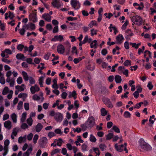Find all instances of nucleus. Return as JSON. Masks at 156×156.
<instances>
[{
  "mask_svg": "<svg viewBox=\"0 0 156 156\" xmlns=\"http://www.w3.org/2000/svg\"><path fill=\"white\" fill-rule=\"evenodd\" d=\"M80 126L82 128V129H83L84 130H86V128H90V127H87V124L86 123V122L85 124H81L80 125Z\"/></svg>",
  "mask_w": 156,
  "mask_h": 156,
  "instance_id": "nucleus-37",
  "label": "nucleus"
},
{
  "mask_svg": "<svg viewBox=\"0 0 156 156\" xmlns=\"http://www.w3.org/2000/svg\"><path fill=\"white\" fill-rule=\"evenodd\" d=\"M30 29L31 30H34L35 29L36 27L35 25L34 24L32 23H30Z\"/></svg>",
  "mask_w": 156,
  "mask_h": 156,
  "instance_id": "nucleus-42",
  "label": "nucleus"
},
{
  "mask_svg": "<svg viewBox=\"0 0 156 156\" xmlns=\"http://www.w3.org/2000/svg\"><path fill=\"white\" fill-rule=\"evenodd\" d=\"M43 126L41 123H38L35 127L36 131L37 132H39L42 129Z\"/></svg>",
  "mask_w": 156,
  "mask_h": 156,
  "instance_id": "nucleus-15",
  "label": "nucleus"
},
{
  "mask_svg": "<svg viewBox=\"0 0 156 156\" xmlns=\"http://www.w3.org/2000/svg\"><path fill=\"white\" fill-rule=\"evenodd\" d=\"M29 19L30 20L32 21L33 23L36 22L37 21L36 13H33L30 14L29 15Z\"/></svg>",
  "mask_w": 156,
  "mask_h": 156,
  "instance_id": "nucleus-7",
  "label": "nucleus"
},
{
  "mask_svg": "<svg viewBox=\"0 0 156 156\" xmlns=\"http://www.w3.org/2000/svg\"><path fill=\"white\" fill-rule=\"evenodd\" d=\"M39 136L37 134H35L34 135L33 138V142L34 144L37 143V140Z\"/></svg>",
  "mask_w": 156,
  "mask_h": 156,
  "instance_id": "nucleus-40",
  "label": "nucleus"
},
{
  "mask_svg": "<svg viewBox=\"0 0 156 156\" xmlns=\"http://www.w3.org/2000/svg\"><path fill=\"white\" fill-rule=\"evenodd\" d=\"M101 115L102 116H105L107 114V111L104 108H102L101 110Z\"/></svg>",
  "mask_w": 156,
  "mask_h": 156,
  "instance_id": "nucleus-26",
  "label": "nucleus"
},
{
  "mask_svg": "<svg viewBox=\"0 0 156 156\" xmlns=\"http://www.w3.org/2000/svg\"><path fill=\"white\" fill-rule=\"evenodd\" d=\"M31 92L32 94H34L36 92H37L34 86H32L30 88Z\"/></svg>",
  "mask_w": 156,
  "mask_h": 156,
  "instance_id": "nucleus-49",
  "label": "nucleus"
},
{
  "mask_svg": "<svg viewBox=\"0 0 156 156\" xmlns=\"http://www.w3.org/2000/svg\"><path fill=\"white\" fill-rule=\"evenodd\" d=\"M81 60L80 57L75 58L73 60L74 62L76 64H77Z\"/></svg>",
  "mask_w": 156,
  "mask_h": 156,
  "instance_id": "nucleus-47",
  "label": "nucleus"
},
{
  "mask_svg": "<svg viewBox=\"0 0 156 156\" xmlns=\"http://www.w3.org/2000/svg\"><path fill=\"white\" fill-rule=\"evenodd\" d=\"M60 1V0H53L51 4L54 7L58 9L61 6Z\"/></svg>",
  "mask_w": 156,
  "mask_h": 156,
  "instance_id": "nucleus-8",
  "label": "nucleus"
},
{
  "mask_svg": "<svg viewBox=\"0 0 156 156\" xmlns=\"http://www.w3.org/2000/svg\"><path fill=\"white\" fill-rule=\"evenodd\" d=\"M28 127V126L26 123H24L23 122L22 123L21 126V129H23L27 128Z\"/></svg>",
  "mask_w": 156,
  "mask_h": 156,
  "instance_id": "nucleus-44",
  "label": "nucleus"
},
{
  "mask_svg": "<svg viewBox=\"0 0 156 156\" xmlns=\"http://www.w3.org/2000/svg\"><path fill=\"white\" fill-rule=\"evenodd\" d=\"M0 83L2 84H4L5 83V80L4 77H1L0 79Z\"/></svg>",
  "mask_w": 156,
  "mask_h": 156,
  "instance_id": "nucleus-63",
  "label": "nucleus"
},
{
  "mask_svg": "<svg viewBox=\"0 0 156 156\" xmlns=\"http://www.w3.org/2000/svg\"><path fill=\"white\" fill-rule=\"evenodd\" d=\"M33 119L31 117H30L27 120V122L29 126H31L33 124Z\"/></svg>",
  "mask_w": 156,
  "mask_h": 156,
  "instance_id": "nucleus-30",
  "label": "nucleus"
},
{
  "mask_svg": "<svg viewBox=\"0 0 156 156\" xmlns=\"http://www.w3.org/2000/svg\"><path fill=\"white\" fill-rule=\"evenodd\" d=\"M57 50L58 53L63 54L65 51V48L63 45L59 44L57 46Z\"/></svg>",
  "mask_w": 156,
  "mask_h": 156,
  "instance_id": "nucleus-9",
  "label": "nucleus"
},
{
  "mask_svg": "<svg viewBox=\"0 0 156 156\" xmlns=\"http://www.w3.org/2000/svg\"><path fill=\"white\" fill-rule=\"evenodd\" d=\"M9 92V88L7 87H5L2 92V94L3 95H6Z\"/></svg>",
  "mask_w": 156,
  "mask_h": 156,
  "instance_id": "nucleus-34",
  "label": "nucleus"
},
{
  "mask_svg": "<svg viewBox=\"0 0 156 156\" xmlns=\"http://www.w3.org/2000/svg\"><path fill=\"white\" fill-rule=\"evenodd\" d=\"M48 136L50 138L55 136V134L53 132H50L48 134Z\"/></svg>",
  "mask_w": 156,
  "mask_h": 156,
  "instance_id": "nucleus-55",
  "label": "nucleus"
},
{
  "mask_svg": "<svg viewBox=\"0 0 156 156\" xmlns=\"http://www.w3.org/2000/svg\"><path fill=\"white\" fill-rule=\"evenodd\" d=\"M101 93L104 95L105 94L108 92V90L106 89L105 87L104 86H102L101 87Z\"/></svg>",
  "mask_w": 156,
  "mask_h": 156,
  "instance_id": "nucleus-23",
  "label": "nucleus"
},
{
  "mask_svg": "<svg viewBox=\"0 0 156 156\" xmlns=\"http://www.w3.org/2000/svg\"><path fill=\"white\" fill-rule=\"evenodd\" d=\"M131 20L135 24L137 25H140L143 23L142 18L138 15L133 16Z\"/></svg>",
  "mask_w": 156,
  "mask_h": 156,
  "instance_id": "nucleus-2",
  "label": "nucleus"
},
{
  "mask_svg": "<svg viewBox=\"0 0 156 156\" xmlns=\"http://www.w3.org/2000/svg\"><path fill=\"white\" fill-rule=\"evenodd\" d=\"M66 43V54L67 55H69V52L70 51L71 45L69 43L68 41H67Z\"/></svg>",
  "mask_w": 156,
  "mask_h": 156,
  "instance_id": "nucleus-16",
  "label": "nucleus"
},
{
  "mask_svg": "<svg viewBox=\"0 0 156 156\" xmlns=\"http://www.w3.org/2000/svg\"><path fill=\"white\" fill-rule=\"evenodd\" d=\"M58 26H55L53 30V33H55L58 32Z\"/></svg>",
  "mask_w": 156,
  "mask_h": 156,
  "instance_id": "nucleus-54",
  "label": "nucleus"
},
{
  "mask_svg": "<svg viewBox=\"0 0 156 156\" xmlns=\"http://www.w3.org/2000/svg\"><path fill=\"white\" fill-rule=\"evenodd\" d=\"M156 120V118H155V116L154 115H153L152 116H151L149 119V121L151 123L153 124L154 122V121Z\"/></svg>",
  "mask_w": 156,
  "mask_h": 156,
  "instance_id": "nucleus-33",
  "label": "nucleus"
},
{
  "mask_svg": "<svg viewBox=\"0 0 156 156\" xmlns=\"http://www.w3.org/2000/svg\"><path fill=\"white\" fill-rule=\"evenodd\" d=\"M42 17L46 21L48 22H50L51 20V17L49 16L48 13H44L42 16Z\"/></svg>",
  "mask_w": 156,
  "mask_h": 156,
  "instance_id": "nucleus-13",
  "label": "nucleus"
},
{
  "mask_svg": "<svg viewBox=\"0 0 156 156\" xmlns=\"http://www.w3.org/2000/svg\"><path fill=\"white\" fill-rule=\"evenodd\" d=\"M24 26H23V28L20 29V33L21 35H23L25 32V28H24Z\"/></svg>",
  "mask_w": 156,
  "mask_h": 156,
  "instance_id": "nucleus-52",
  "label": "nucleus"
},
{
  "mask_svg": "<svg viewBox=\"0 0 156 156\" xmlns=\"http://www.w3.org/2000/svg\"><path fill=\"white\" fill-rule=\"evenodd\" d=\"M33 137V134L32 133H30L27 136V138L28 140H32Z\"/></svg>",
  "mask_w": 156,
  "mask_h": 156,
  "instance_id": "nucleus-62",
  "label": "nucleus"
},
{
  "mask_svg": "<svg viewBox=\"0 0 156 156\" xmlns=\"http://www.w3.org/2000/svg\"><path fill=\"white\" fill-rule=\"evenodd\" d=\"M128 24V20H126L125 23L123 24L122 27V30H125Z\"/></svg>",
  "mask_w": 156,
  "mask_h": 156,
  "instance_id": "nucleus-39",
  "label": "nucleus"
},
{
  "mask_svg": "<svg viewBox=\"0 0 156 156\" xmlns=\"http://www.w3.org/2000/svg\"><path fill=\"white\" fill-rule=\"evenodd\" d=\"M101 54L103 55H105L108 53V51L106 49H103L101 51Z\"/></svg>",
  "mask_w": 156,
  "mask_h": 156,
  "instance_id": "nucleus-58",
  "label": "nucleus"
},
{
  "mask_svg": "<svg viewBox=\"0 0 156 156\" xmlns=\"http://www.w3.org/2000/svg\"><path fill=\"white\" fill-rule=\"evenodd\" d=\"M77 95V94L76 92V91L75 90H73L72 93L71 94H69V98H71L72 97H74L75 96H76Z\"/></svg>",
  "mask_w": 156,
  "mask_h": 156,
  "instance_id": "nucleus-59",
  "label": "nucleus"
},
{
  "mask_svg": "<svg viewBox=\"0 0 156 156\" xmlns=\"http://www.w3.org/2000/svg\"><path fill=\"white\" fill-rule=\"evenodd\" d=\"M94 151L96 155L99 156L100 155V152L99 149L97 147H94L93 148Z\"/></svg>",
  "mask_w": 156,
  "mask_h": 156,
  "instance_id": "nucleus-31",
  "label": "nucleus"
},
{
  "mask_svg": "<svg viewBox=\"0 0 156 156\" xmlns=\"http://www.w3.org/2000/svg\"><path fill=\"white\" fill-rule=\"evenodd\" d=\"M124 38L122 35L121 34L118 35L116 37V40L118 41V43L121 44L122 43L121 41H122Z\"/></svg>",
  "mask_w": 156,
  "mask_h": 156,
  "instance_id": "nucleus-17",
  "label": "nucleus"
},
{
  "mask_svg": "<svg viewBox=\"0 0 156 156\" xmlns=\"http://www.w3.org/2000/svg\"><path fill=\"white\" fill-rule=\"evenodd\" d=\"M17 115L15 113H12L11 115V118L14 123L17 122Z\"/></svg>",
  "mask_w": 156,
  "mask_h": 156,
  "instance_id": "nucleus-25",
  "label": "nucleus"
},
{
  "mask_svg": "<svg viewBox=\"0 0 156 156\" xmlns=\"http://www.w3.org/2000/svg\"><path fill=\"white\" fill-rule=\"evenodd\" d=\"M67 19L69 21H72L77 20V17H73L71 16H69L68 17Z\"/></svg>",
  "mask_w": 156,
  "mask_h": 156,
  "instance_id": "nucleus-51",
  "label": "nucleus"
},
{
  "mask_svg": "<svg viewBox=\"0 0 156 156\" xmlns=\"http://www.w3.org/2000/svg\"><path fill=\"white\" fill-rule=\"evenodd\" d=\"M63 36L62 35H55L54 37L53 38H52L51 39V41H61L63 40Z\"/></svg>",
  "mask_w": 156,
  "mask_h": 156,
  "instance_id": "nucleus-10",
  "label": "nucleus"
},
{
  "mask_svg": "<svg viewBox=\"0 0 156 156\" xmlns=\"http://www.w3.org/2000/svg\"><path fill=\"white\" fill-rule=\"evenodd\" d=\"M125 32L126 33L128 34V35H127V37L132 36L133 35V32L131 31V30L129 29H127Z\"/></svg>",
  "mask_w": 156,
  "mask_h": 156,
  "instance_id": "nucleus-28",
  "label": "nucleus"
},
{
  "mask_svg": "<svg viewBox=\"0 0 156 156\" xmlns=\"http://www.w3.org/2000/svg\"><path fill=\"white\" fill-rule=\"evenodd\" d=\"M20 129L18 127H16L13 129V131L11 134L14 135V136H16L18 132L19 131Z\"/></svg>",
  "mask_w": 156,
  "mask_h": 156,
  "instance_id": "nucleus-20",
  "label": "nucleus"
},
{
  "mask_svg": "<svg viewBox=\"0 0 156 156\" xmlns=\"http://www.w3.org/2000/svg\"><path fill=\"white\" fill-rule=\"evenodd\" d=\"M67 95V94L66 92H64L61 94V97L63 99H65Z\"/></svg>",
  "mask_w": 156,
  "mask_h": 156,
  "instance_id": "nucleus-64",
  "label": "nucleus"
},
{
  "mask_svg": "<svg viewBox=\"0 0 156 156\" xmlns=\"http://www.w3.org/2000/svg\"><path fill=\"white\" fill-rule=\"evenodd\" d=\"M55 132L57 134L62 135L63 132L61 131V129H56L55 130Z\"/></svg>",
  "mask_w": 156,
  "mask_h": 156,
  "instance_id": "nucleus-50",
  "label": "nucleus"
},
{
  "mask_svg": "<svg viewBox=\"0 0 156 156\" xmlns=\"http://www.w3.org/2000/svg\"><path fill=\"white\" fill-rule=\"evenodd\" d=\"M39 83L41 87H43V83L44 80V77L43 76H41L40 77L39 79Z\"/></svg>",
  "mask_w": 156,
  "mask_h": 156,
  "instance_id": "nucleus-32",
  "label": "nucleus"
},
{
  "mask_svg": "<svg viewBox=\"0 0 156 156\" xmlns=\"http://www.w3.org/2000/svg\"><path fill=\"white\" fill-rule=\"evenodd\" d=\"M16 58L18 59H21L23 60V59L25 58V57L23 54L18 53L16 55Z\"/></svg>",
  "mask_w": 156,
  "mask_h": 156,
  "instance_id": "nucleus-19",
  "label": "nucleus"
},
{
  "mask_svg": "<svg viewBox=\"0 0 156 156\" xmlns=\"http://www.w3.org/2000/svg\"><path fill=\"white\" fill-rule=\"evenodd\" d=\"M124 116L126 118H129L131 116V114L129 112L126 111L124 113Z\"/></svg>",
  "mask_w": 156,
  "mask_h": 156,
  "instance_id": "nucleus-43",
  "label": "nucleus"
},
{
  "mask_svg": "<svg viewBox=\"0 0 156 156\" xmlns=\"http://www.w3.org/2000/svg\"><path fill=\"white\" fill-rule=\"evenodd\" d=\"M55 119L57 122H61L63 118V117L62 114L59 112L55 113V115L54 117Z\"/></svg>",
  "mask_w": 156,
  "mask_h": 156,
  "instance_id": "nucleus-6",
  "label": "nucleus"
},
{
  "mask_svg": "<svg viewBox=\"0 0 156 156\" xmlns=\"http://www.w3.org/2000/svg\"><path fill=\"white\" fill-rule=\"evenodd\" d=\"M115 80L116 83H120L122 81V78L120 76L116 75L115 77Z\"/></svg>",
  "mask_w": 156,
  "mask_h": 156,
  "instance_id": "nucleus-18",
  "label": "nucleus"
},
{
  "mask_svg": "<svg viewBox=\"0 0 156 156\" xmlns=\"http://www.w3.org/2000/svg\"><path fill=\"white\" fill-rule=\"evenodd\" d=\"M58 142L56 144V145H57L58 146H61L62 145V143L63 142V141L62 139L61 138H59L58 140Z\"/></svg>",
  "mask_w": 156,
  "mask_h": 156,
  "instance_id": "nucleus-38",
  "label": "nucleus"
},
{
  "mask_svg": "<svg viewBox=\"0 0 156 156\" xmlns=\"http://www.w3.org/2000/svg\"><path fill=\"white\" fill-rule=\"evenodd\" d=\"M9 115L8 114H5L3 116V120L4 121L6 120L9 118Z\"/></svg>",
  "mask_w": 156,
  "mask_h": 156,
  "instance_id": "nucleus-61",
  "label": "nucleus"
},
{
  "mask_svg": "<svg viewBox=\"0 0 156 156\" xmlns=\"http://www.w3.org/2000/svg\"><path fill=\"white\" fill-rule=\"evenodd\" d=\"M22 74L25 81H27L29 80V77L26 72L25 71L22 72Z\"/></svg>",
  "mask_w": 156,
  "mask_h": 156,
  "instance_id": "nucleus-22",
  "label": "nucleus"
},
{
  "mask_svg": "<svg viewBox=\"0 0 156 156\" xmlns=\"http://www.w3.org/2000/svg\"><path fill=\"white\" fill-rule=\"evenodd\" d=\"M39 145L41 148H45L48 143V140L46 137H43L39 141Z\"/></svg>",
  "mask_w": 156,
  "mask_h": 156,
  "instance_id": "nucleus-4",
  "label": "nucleus"
},
{
  "mask_svg": "<svg viewBox=\"0 0 156 156\" xmlns=\"http://www.w3.org/2000/svg\"><path fill=\"white\" fill-rule=\"evenodd\" d=\"M139 142L140 146L142 149L147 151H149L152 150L151 147L145 142L143 138H140Z\"/></svg>",
  "mask_w": 156,
  "mask_h": 156,
  "instance_id": "nucleus-1",
  "label": "nucleus"
},
{
  "mask_svg": "<svg viewBox=\"0 0 156 156\" xmlns=\"http://www.w3.org/2000/svg\"><path fill=\"white\" fill-rule=\"evenodd\" d=\"M105 104L108 105V107H112L113 105L112 104L110 100L108 98H105L103 100Z\"/></svg>",
  "mask_w": 156,
  "mask_h": 156,
  "instance_id": "nucleus-14",
  "label": "nucleus"
},
{
  "mask_svg": "<svg viewBox=\"0 0 156 156\" xmlns=\"http://www.w3.org/2000/svg\"><path fill=\"white\" fill-rule=\"evenodd\" d=\"M90 140L92 142H95L96 141V139L94 136L91 134L90 136Z\"/></svg>",
  "mask_w": 156,
  "mask_h": 156,
  "instance_id": "nucleus-35",
  "label": "nucleus"
},
{
  "mask_svg": "<svg viewBox=\"0 0 156 156\" xmlns=\"http://www.w3.org/2000/svg\"><path fill=\"white\" fill-rule=\"evenodd\" d=\"M17 83L19 84H20L22 83L23 80L21 77H19L17 79Z\"/></svg>",
  "mask_w": 156,
  "mask_h": 156,
  "instance_id": "nucleus-57",
  "label": "nucleus"
},
{
  "mask_svg": "<svg viewBox=\"0 0 156 156\" xmlns=\"http://www.w3.org/2000/svg\"><path fill=\"white\" fill-rule=\"evenodd\" d=\"M124 147V145L122 144L121 145L119 146L116 143L115 145V147L116 150L119 152H121L123 151V148Z\"/></svg>",
  "mask_w": 156,
  "mask_h": 156,
  "instance_id": "nucleus-11",
  "label": "nucleus"
},
{
  "mask_svg": "<svg viewBox=\"0 0 156 156\" xmlns=\"http://www.w3.org/2000/svg\"><path fill=\"white\" fill-rule=\"evenodd\" d=\"M136 87H138V88H137L136 91H137V92L138 93H141L142 92V88L140 85L137 86Z\"/></svg>",
  "mask_w": 156,
  "mask_h": 156,
  "instance_id": "nucleus-56",
  "label": "nucleus"
},
{
  "mask_svg": "<svg viewBox=\"0 0 156 156\" xmlns=\"http://www.w3.org/2000/svg\"><path fill=\"white\" fill-rule=\"evenodd\" d=\"M51 53L50 52H48L45 55L44 58L45 59L48 60L49 59V58L51 55Z\"/></svg>",
  "mask_w": 156,
  "mask_h": 156,
  "instance_id": "nucleus-60",
  "label": "nucleus"
},
{
  "mask_svg": "<svg viewBox=\"0 0 156 156\" xmlns=\"http://www.w3.org/2000/svg\"><path fill=\"white\" fill-rule=\"evenodd\" d=\"M114 134L112 133H109L106 136V140H109L113 137Z\"/></svg>",
  "mask_w": 156,
  "mask_h": 156,
  "instance_id": "nucleus-27",
  "label": "nucleus"
},
{
  "mask_svg": "<svg viewBox=\"0 0 156 156\" xmlns=\"http://www.w3.org/2000/svg\"><path fill=\"white\" fill-rule=\"evenodd\" d=\"M112 129L117 133H119L120 132L119 129L116 126H114Z\"/></svg>",
  "mask_w": 156,
  "mask_h": 156,
  "instance_id": "nucleus-36",
  "label": "nucleus"
},
{
  "mask_svg": "<svg viewBox=\"0 0 156 156\" xmlns=\"http://www.w3.org/2000/svg\"><path fill=\"white\" fill-rule=\"evenodd\" d=\"M71 5L75 9H78L80 7V3L76 0H71Z\"/></svg>",
  "mask_w": 156,
  "mask_h": 156,
  "instance_id": "nucleus-5",
  "label": "nucleus"
},
{
  "mask_svg": "<svg viewBox=\"0 0 156 156\" xmlns=\"http://www.w3.org/2000/svg\"><path fill=\"white\" fill-rule=\"evenodd\" d=\"M30 83L31 84H33L35 83V80L31 76L29 77Z\"/></svg>",
  "mask_w": 156,
  "mask_h": 156,
  "instance_id": "nucleus-53",
  "label": "nucleus"
},
{
  "mask_svg": "<svg viewBox=\"0 0 156 156\" xmlns=\"http://www.w3.org/2000/svg\"><path fill=\"white\" fill-rule=\"evenodd\" d=\"M9 13V17L10 19H12L14 17V15L13 14V13H12L10 11H9L8 12Z\"/></svg>",
  "mask_w": 156,
  "mask_h": 156,
  "instance_id": "nucleus-45",
  "label": "nucleus"
},
{
  "mask_svg": "<svg viewBox=\"0 0 156 156\" xmlns=\"http://www.w3.org/2000/svg\"><path fill=\"white\" fill-rule=\"evenodd\" d=\"M123 64L125 66H130L131 65V61L126 60L125 61Z\"/></svg>",
  "mask_w": 156,
  "mask_h": 156,
  "instance_id": "nucleus-41",
  "label": "nucleus"
},
{
  "mask_svg": "<svg viewBox=\"0 0 156 156\" xmlns=\"http://www.w3.org/2000/svg\"><path fill=\"white\" fill-rule=\"evenodd\" d=\"M24 47V46L23 45L21 44H19L17 45V49L18 50L21 51Z\"/></svg>",
  "mask_w": 156,
  "mask_h": 156,
  "instance_id": "nucleus-48",
  "label": "nucleus"
},
{
  "mask_svg": "<svg viewBox=\"0 0 156 156\" xmlns=\"http://www.w3.org/2000/svg\"><path fill=\"white\" fill-rule=\"evenodd\" d=\"M86 123L87 124V127L91 128L95 124L94 118L93 116L89 117L86 122Z\"/></svg>",
  "mask_w": 156,
  "mask_h": 156,
  "instance_id": "nucleus-3",
  "label": "nucleus"
},
{
  "mask_svg": "<svg viewBox=\"0 0 156 156\" xmlns=\"http://www.w3.org/2000/svg\"><path fill=\"white\" fill-rule=\"evenodd\" d=\"M4 126L8 129H10L12 127L11 121L9 120H8L5 122L4 123Z\"/></svg>",
  "mask_w": 156,
  "mask_h": 156,
  "instance_id": "nucleus-12",
  "label": "nucleus"
},
{
  "mask_svg": "<svg viewBox=\"0 0 156 156\" xmlns=\"http://www.w3.org/2000/svg\"><path fill=\"white\" fill-rule=\"evenodd\" d=\"M26 112H24L22 114V117L20 119V121L21 122L23 123L25 121L26 118Z\"/></svg>",
  "mask_w": 156,
  "mask_h": 156,
  "instance_id": "nucleus-21",
  "label": "nucleus"
},
{
  "mask_svg": "<svg viewBox=\"0 0 156 156\" xmlns=\"http://www.w3.org/2000/svg\"><path fill=\"white\" fill-rule=\"evenodd\" d=\"M99 147L101 151H103L106 149L107 147L105 144H101L99 145Z\"/></svg>",
  "mask_w": 156,
  "mask_h": 156,
  "instance_id": "nucleus-29",
  "label": "nucleus"
},
{
  "mask_svg": "<svg viewBox=\"0 0 156 156\" xmlns=\"http://www.w3.org/2000/svg\"><path fill=\"white\" fill-rule=\"evenodd\" d=\"M147 87L150 90H151L153 89V86L152 84V83L151 81H149L148 82Z\"/></svg>",
  "mask_w": 156,
  "mask_h": 156,
  "instance_id": "nucleus-46",
  "label": "nucleus"
},
{
  "mask_svg": "<svg viewBox=\"0 0 156 156\" xmlns=\"http://www.w3.org/2000/svg\"><path fill=\"white\" fill-rule=\"evenodd\" d=\"M97 41L96 40H94L90 44V48H97L96 46V45L97 44Z\"/></svg>",
  "mask_w": 156,
  "mask_h": 156,
  "instance_id": "nucleus-24",
  "label": "nucleus"
}]
</instances>
